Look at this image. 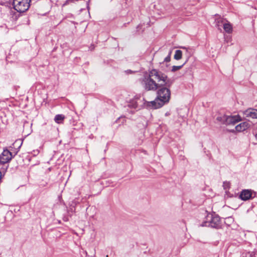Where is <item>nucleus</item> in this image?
I'll list each match as a JSON object with an SVG mask.
<instances>
[{"instance_id": "f257e3e1", "label": "nucleus", "mask_w": 257, "mask_h": 257, "mask_svg": "<svg viewBox=\"0 0 257 257\" xmlns=\"http://www.w3.org/2000/svg\"><path fill=\"white\" fill-rule=\"evenodd\" d=\"M149 74L154 80H156L157 84H160V86H171L174 82L173 80L168 78L167 75L158 69H153L149 70Z\"/></svg>"}, {"instance_id": "f03ea898", "label": "nucleus", "mask_w": 257, "mask_h": 257, "mask_svg": "<svg viewBox=\"0 0 257 257\" xmlns=\"http://www.w3.org/2000/svg\"><path fill=\"white\" fill-rule=\"evenodd\" d=\"M201 225L219 229L222 227V222L220 216L213 212L207 214L205 220L202 222Z\"/></svg>"}, {"instance_id": "7ed1b4c3", "label": "nucleus", "mask_w": 257, "mask_h": 257, "mask_svg": "<svg viewBox=\"0 0 257 257\" xmlns=\"http://www.w3.org/2000/svg\"><path fill=\"white\" fill-rule=\"evenodd\" d=\"M170 87L166 86H159L157 89V97L159 98L160 100L164 104L168 103L170 100L171 96Z\"/></svg>"}, {"instance_id": "20e7f679", "label": "nucleus", "mask_w": 257, "mask_h": 257, "mask_svg": "<svg viewBox=\"0 0 257 257\" xmlns=\"http://www.w3.org/2000/svg\"><path fill=\"white\" fill-rule=\"evenodd\" d=\"M142 83L146 91H155L160 86V84H157V82L151 76H150L149 74L144 76Z\"/></svg>"}, {"instance_id": "39448f33", "label": "nucleus", "mask_w": 257, "mask_h": 257, "mask_svg": "<svg viewBox=\"0 0 257 257\" xmlns=\"http://www.w3.org/2000/svg\"><path fill=\"white\" fill-rule=\"evenodd\" d=\"M31 0H14L13 5L14 9L19 13L18 17L20 14L25 13L30 6V2Z\"/></svg>"}, {"instance_id": "423d86ee", "label": "nucleus", "mask_w": 257, "mask_h": 257, "mask_svg": "<svg viewBox=\"0 0 257 257\" xmlns=\"http://www.w3.org/2000/svg\"><path fill=\"white\" fill-rule=\"evenodd\" d=\"M145 104V99L140 95H137L129 101L127 106L131 108L140 110L144 107Z\"/></svg>"}, {"instance_id": "0eeeda50", "label": "nucleus", "mask_w": 257, "mask_h": 257, "mask_svg": "<svg viewBox=\"0 0 257 257\" xmlns=\"http://www.w3.org/2000/svg\"><path fill=\"white\" fill-rule=\"evenodd\" d=\"M256 195V193L250 189H244L240 193L239 197L243 201H246L253 198Z\"/></svg>"}, {"instance_id": "6e6552de", "label": "nucleus", "mask_w": 257, "mask_h": 257, "mask_svg": "<svg viewBox=\"0 0 257 257\" xmlns=\"http://www.w3.org/2000/svg\"><path fill=\"white\" fill-rule=\"evenodd\" d=\"M145 102L148 108L154 109L160 108L165 105L162 102V101L160 100V98L157 97L153 101H147L145 100Z\"/></svg>"}, {"instance_id": "1a4fd4ad", "label": "nucleus", "mask_w": 257, "mask_h": 257, "mask_svg": "<svg viewBox=\"0 0 257 257\" xmlns=\"http://www.w3.org/2000/svg\"><path fill=\"white\" fill-rule=\"evenodd\" d=\"M13 158L12 153L7 149H4L0 155V163L5 164L10 162Z\"/></svg>"}, {"instance_id": "9d476101", "label": "nucleus", "mask_w": 257, "mask_h": 257, "mask_svg": "<svg viewBox=\"0 0 257 257\" xmlns=\"http://www.w3.org/2000/svg\"><path fill=\"white\" fill-rule=\"evenodd\" d=\"M241 120V118L238 114L235 115H226V125H234Z\"/></svg>"}, {"instance_id": "9b49d317", "label": "nucleus", "mask_w": 257, "mask_h": 257, "mask_svg": "<svg viewBox=\"0 0 257 257\" xmlns=\"http://www.w3.org/2000/svg\"><path fill=\"white\" fill-rule=\"evenodd\" d=\"M67 214L63 217L64 221L67 222L69 220V217H71L72 214L75 212V207L73 204H70L69 208L67 209Z\"/></svg>"}, {"instance_id": "f8f14e48", "label": "nucleus", "mask_w": 257, "mask_h": 257, "mask_svg": "<svg viewBox=\"0 0 257 257\" xmlns=\"http://www.w3.org/2000/svg\"><path fill=\"white\" fill-rule=\"evenodd\" d=\"M248 127V123L246 122H243L237 125L235 128L237 132H242L246 130Z\"/></svg>"}, {"instance_id": "ddd939ff", "label": "nucleus", "mask_w": 257, "mask_h": 257, "mask_svg": "<svg viewBox=\"0 0 257 257\" xmlns=\"http://www.w3.org/2000/svg\"><path fill=\"white\" fill-rule=\"evenodd\" d=\"M247 116H249L252 118H257V109H248L245 112Z\"/></svg>"}, {"instance_id": "4468645a", "label": "nucleus", "mask_w": 257, "mask_h": 257, "mask_svg": "<svg viewBox=\"0 0 257 257\" xmlns=\"http://www.w3.org/2000/svg\"><path fill=\"white\" fill-rule=\"evenodd\" d=\"M255 252L254 251H244L242 252L241 257H255Z\"/></svg>"}, {"instance_id": "2eb2a0df", "label": "nucleus", "mask_w": 257, "mask_h": 257, "mask_svg": "<svg viewBox=\"0 0 257 257\" xmlns=\"http://www.w3.org/2000/svg\"><path fill=\"white\" fill-rule=\"evenodd\" d=\"M223 27L226 32L230 33L232 32V26L229 23L223 24Z\"/></svg>"}, {"instance_id": "dca6fc26", "label": "nucleus", "mask_w": 257, "mask_h": 257, "mask_svg": "<svg viewBox=\"0 0 257 257\" xmlns=\"http://www.w3.org/2000/svg\"><path fill=\"white\" fill-rule=\"evenodd\" d=\"M182 57V52L180 50H177L175 51V53L174 56V58L176 60H180Z\"/></svg>"}, {"instance_id": "f3484780", "label": "nucleus", "mask_w": 257, "mask_h": 257, "mask_svg": "<svg viewBox=\"0 0 257 257\" xmlns=\"http://www.w3.org/2000/svg\"><path fill=\"white\" fill-rule=\"evenodd\" d=\"M65 118V116L63 114H57L55 115L54 120L57 123H60Z\"/></svg>"}, {"instance_id": "a211bd4d", "label": "nucleus", "mask_w": 257, "mask_h": 257, "mask_svg": "<svg viewBox=\"0 0 257 257\" xmlns=\"http://www.w3.org/2000/svg\"><path fill=\"white\" fill-rule=\"evenodd\" d=\"M216 120L222 124L226 125V115L218 116L217 117Z\"/></svg>"}, {"instance_id": "6ab92c4d", "label": "nucleus", "mask_w": 257, "mask_h": 257, "mask_svg": "<svg viewBox=\"0 0 257 257\" xmlns=\"http://www.w3.org/2000/svg\"><path fill=\"white\" fill-rule=\"evenodd\" d=\"M216 22V27H217L218 30H221V27H222V25H223V20L221 18L217 19L215 20Z\"/></svg>"}, {"instance_id": "aec40b11", "label": "nucleus", "mask_w": 257, "mask_h": 257, "mask_svg": "<svg viewBox=\"0 0 257 257\" xmlns=\"http://www.w3.org/2000/svg\"><path fill=\"white\" fill-rule=\"evenodd\" d=\"M188 61V59L185 61V62L181 65H180V66H173L172 67V70L171 71L172 72H175L176 71H178L180 69H181L183 67V66L187 63V62Z\"/></svg>"}, {"instance_id": "412c9836", "label": "nucleus", "mask_w": 257, "mask_h": 257, "mask_svg": "<svg viewBox=\"0 0 257 257\" xmlns=\"http://www.w3.org/2000/svg\"><path fill=\"white\" fill-rule=\"evenodd\" d=\"M171 51L169 52L168 56L164 59V62H169L171 60Z\"/></svg>"}, {"instance_id": "4be33fe9", "label": "nucleus", "mask_w": 257, "mask_h": 257, "mask_svg": "<svg viewBox=\"0 0 257 257\" xmlns=\"http://www.w3.org/2000/svg\"><path fill=\"white\" fill-rule=\"evenodd\" d=\"M224 188L225 189H228L229 188V183L227 182H223V185Z\"/></svg>"}, {"instance_id": "5701e85b", "label": "nucleus", "mask_w": 257, "mask_h": 257, "mask_svg": "<svg viewBox=\"0 0 257 257\" xmlns=\"http://www.w3.org/2000/svg\"><path fill=\"white\" fill-rule=\"evenodd\" d=\"M74 0H66L65 1V2L63 4V6L67 5L71 3H74Z\"/></svg>"}, {"instance_id": "b1692460", "label": "nucleus", "mask_w": 257, "mask_h": 257, "mask_svg": "<svg viewBox=\"0 0 257 257\" xmlns=\"http://www.w3.org/2000/svg\"><path fill=\"white\" fill-rule=\"evenodd\" d=\"M79 203V202L77 201V200L76 199H75L74 200H73L71 203V204H73V205H74L75 207H76V205Z\"/></svg>"}, {"instance_id": "393cba45", "label": "nucleus", "mask_w": 257, "mask_h": 257, "mask_svg": "<svg viewBox=\"0 0 257 257\" xmlns=\"http://www.w3.org/2000/svg\"><path fill=\"white\" fill-rule=\"evenodd\" d=\"M125 72L127 74H131L133 73V71L130 69L126 70Z\"/></svg>"}, {"instance_id": "a878e982", "label": "nucleus", "mask_w": 257, "mask_h": 257, "mask_svg": "<svg viewBox=\"0 0 257 257\" xmlns=\"http://www.w3.org/2000/svg\"><path fill=\"white\" fill-rule=\"evenodd\" d=\"M225 219H228V220H230V221H232V217H228V218H226Z\"/></svg>"}, {"instance_id": "bb28decb", "label": "nucleus", "mask_w": 257, "mask_h": 257, "mask_svg": "<svg viewBox=\"0 0 257 257\" xmlns=\"http://www.w3.org/2000/svg\"><path fill=\"white\" fill-rule=\"evenodd\" d=\"M182 49H185V50H187V48L185 47H181Z\"/></svg>"}, {"instance_id": "cd10ccee", "label": "nucleus", "mask_w": 257, "mask_h": 257, "mask_svg": "<svg viewBox=\"0 0 257 257\" xmlns=\"http://www.w3.org/2000/svg\"><path fill=\"white\" fill-rule=\"evenodd\" d=\"M230 132H232V133H234V130H231V131H230Z\"/></svg>"}, {"instance_id": "c85d7f7f", "label": "nucleus", "mask_w": 257, "mask_h": 257, "mask_svg": "<svg viewBox=\"0 0 257 257\" xmlns=\"http://www.w3.org/2000/svg\"><path fill=\"white\" fill-rule=\"evenodd\" d=\"M134 112H135V111H132V110L130 111V113H134Z\"/></svg>"}, {"instance_id": "c756f323", "label": "nucleus", "mask_w": 257, "mask_h": 257, "mask_svg": "<svg viewBox=\"0 0 257 257\" xmlns=\"http://www.w3.org/2000/svg\"><path fill=\"white\" fill-rule=\"evenodd\" d=\"M255 139L257 140V134L255 135Z\"/></svg>"}, {"instance_id": "7c9ffc66", "label": "nucleus", "mask_w": 257, "mask_h": 257, "mask_svg": "<svg viewBox=\"0 0 257 257\" xmlns=\"http://www.w3.org/2000/svg\"><path fill=\"white\" fill-rule=\"evenodd\" d=\"M15 19H17V16H16Z\"/></svg>"}]
</instances>
